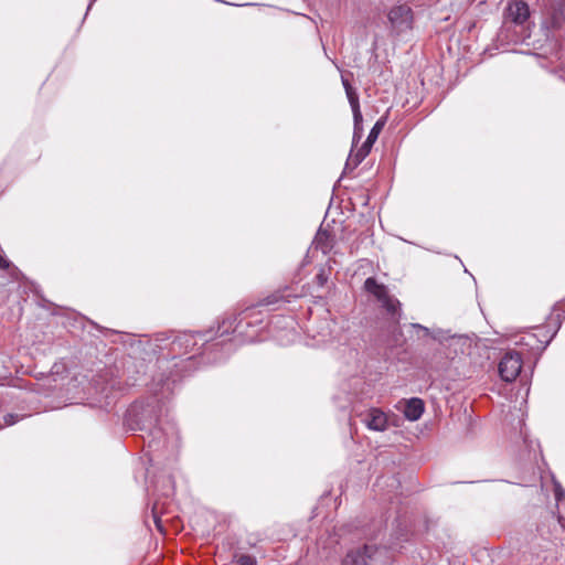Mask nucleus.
<instances>
[{
    "label": "nucleus",
    "mask_w": 565,
    "mask_h": 565,
    "mask_svg": "<svg viewBox=\"0 0 565 565\" xmlns=\"http://www.w3.org/2000/svg\"><path fill=\"white\" fill-rule=\"evenodd\" d=\"M160 406L156 398L137 401L126 411L124 424L128 430L143 431L147 434L148 448L157 451L166 444L162 429L158 426ZM146 440V436H143Z\"/></svg>",
    "instance_id": "obj_1"
},
{
    "label": "nucleus",
    "mask_w": 565,
    "mask_h": 565,
    "mask_svg": "<svg viewBox=\"0 0 565 565\" xmlns=\"http://www.w3.org/2000/svg\"><path fill=\"white\" fill-rule=\"evenodd\" d=\"M364 289L376 298L395 323L399 321L401 302L388 294L386 286L379 284L374 277H369L364 281Z\"/></svg>",
    "instance_id": "obj_2"
},
{
    "label": "nucleus",
    "mask_w": 565,
    "mask_h": 565,
    "mask_svg": "<svg viewBox=\"0 0 565 565\" xmlns=\"http://www.w3.org/2000/svg\"><path fill=\"white\" fill-rule=\"evenodd\" d=\"M364 289L376 298L395 323L399 321L401 302L388 294L386 286L379 284L374 277H369L364 281Z\"/></svg>",
    "instance_id": "obj_3"
},
{
    "label": "nucleus",
    "mask_w": 565,
    "mask_h": 565,
    "mask_svg": "<svg viewBox=\"0 0 565 565\" xmlns=\"http://www.w3.org/2000/svg\"><path fill=\"white\" fill-rule=\"evenodd\" d=\"M364 289L376 298L395 323L399 321L401 302L388 294L386 286L379 284L374 277H369L364 281Z\"/></svg>",
    "instance_id": "obj_4"
},
{
    "label": "nucleus",
    "mask_w": 565,
    "mask_h": 565,
    "mask_svg": "<svg viewBox=\"0 0 565 565\" xmlns=\"http://www.w3.org/2000/svg\"><path fill=\"white\" fill-rule=\"evenodd\" d=\"M385 554V548L365 544L362 548L349 551L342 561V565H377Z\"/></svg>",
    "instance_id": "obj_5"
},
{
    "label": "nucleus",
    "mask_w": 565,
    "mask_h": 565,
    "mask_svg": "<svg viewBox=\"0 0 565 565\" xmlns=\"http://www.w3.org/2000/svg\"><path fill=\"white\" fill-rule=\"evenodd\" d=\"M499 374L505 382L514 381L522 370L521 353L515 351H508L499 363Z\"/></svg>",
    "instance_id": "obj_6"
},
{
    "label": "nucleus",
    "mask_w": 565,
    "mask_h": 565,
    "mask_svg": "<svg viewBox=\"0 0 565 565\" xmlns=\"http://www.w3.org/2000/svg\"><path fill=\"white\" fill-rule=\"evenodd\" d=\"M388 21L392 29L396 32H403L412 28L413 11L407 4H399L393 7L388 14Z\"/></svg>",
    "instance_id": "obj_7"
},
{
    "label": "nucleus",
    "mask_w": 565,
    "mask_h": 565,
    "mask_svg": "<svg viewBox=\"0 0 565 565\" xmlns=\"http://www.w3.org/2000/svg\"><path fill=\"white\" fill-rule=\"evenodd\" d=\"M530 18V9L526 2L513 0L508 3L504 11V26L512 23L523 26Z\"/></svg>",
    "instance_id": "obj_8"
},
{
    "label": "nucleus",
    "mask_w": 565,
    "mask_h": 565,
    "mask_svg": "<svg viewBox=\"0 0 565 565\" xmlns=\"http://www.w3.org/2000/svg\"><path fill=\"white\" fill-rule=\"evenodd\" d=\"M546 15L543 24L547 29H558L565 22V0H547L544 6Z\"/></svg>",
    "instance_id": "obj_9"
},
{
    "label": "nucleus",
    "mask_w": 565,
    "mask_h": 565,
    "mask_svg": "<svg viewBox=\"0 0 565 565\" xmlns=\"http://www.w3.org/2000/svg\"><path fill=\"white\" fill-rule=\"evenodd\" d=\"M550 342L551 338H547V335L543 333V329H540L539 332H526L523 334L519 343L525 347L530 354L541 355Z\"/></svg>",
    "instance_id": "obj_10"
},
{
    "label": "nucleus",
    "mask_w": 565,
    "mask_h": 565,
    "mask_svg": "<svg viewBox=\"0 0 565 565\" xmlns=\"http://www.w3.org/2000/svg\"><path fill=\"white\" fill-rule=\"evenodd\" d=\"M361 422L371 430L383 431L387 427V416L379 408H370L360 414Z\"/></svg>",
    "instance_id": "obj_11"
},
{
    "label": "nucleus",
    "mask_w": 565,
    "mask_h": 565,
    "mask_svg": "<svg viewBox=\"0 0 565 565\" xmlns=\"http://www.w3.org/2000/svg\"><path fill=\"white\" fill-rule=\"evenodd\" d=\"M195 344L193 335L189 333H181L174 335L173 340L170 343V352L173 355H181L188 352L189 348Z\"/></svg>",
    "instance_id": "obj_12"
},
{
    "label": "nucleus",
    "mask_w": 565,
    "mask_h": 565,
    "mask_svg": "<svg viewBox=\"0 0 565 565\" xmlns=\"http://www.w3.org/2000/svg\"><path fill=\"white\" fill-rule=\"evenodd\" d=\"M425 411L424 402L418 397H413L405 402L403 413L404 416L411 420H418Z\"/></svg>",
    "instance_id": "obj_13"
},
{
    "label": "nucleus",
    "mask_w": 565,
    "mask_h": 565,
    "mask_svg": "<svg viewBox=\"0 0 565 565\" xmlns=\"http://www.w3.org/2000/svg\"><path fill=\"white\" fill-rule=\"evenodd\" d=\"M316 248L321 250L324 255L332 249V237L326 231H319L315 238Z\"/></svg>",
    "instance_id": "obj_14"
},
{
    "label": "nucleus",
    "mask_w": 565,
    "mask_h": 565,
    "mask_svg": "<svg viewBox=\"0 0 565 565\" xmlns=\"http://www.w3.org/2000/svg\"><path fill=\"white\" fill-rule=\"evenodd\" d=\"M386 124V118L382 117L380 118L374 126L372 127L366 140L363 142L364 145L369 146L370 148L373 147L374 142L376 141L379 135L383 130L384 126Z\"/></svg>",
    "instance_id": "obj_15"
},
{
    "label": "nucleus",
    "mask_w": 565,
    "mask_h": 565,
    "mask_svg": "<svg viewBox=\"0 0 565 565\" xmlns=\"http://www.w3.org/2000/svg\"><path fill=\"white\" fill-rule=\"evenodd\" d=\"M345 94H347L348 100L350 103L352 114L356 115L359 117L361 109H360L359 95H358L356 90L354 88H350V89L348 88Z\"/></svg>",
    "instance_id": "obj_16"
},
{
    "label": "nucleus",
    "mask_w": 565,
    "mask_h": 565,
    "mask_svg": "<svg viewBox=\"0 0 565 565\" xmlns=\"http://www.w3.org/2000/svg\"><path fill=\"white\" fill-rule=\"evenodd\" d=\"M353 122H354V129H353V138L352 142L353 145L358 143L363 135V117L362 113L360 111V116L353 115Z\"/></svg>",
    "instance_id": "obj_17"
},
{
    "label": "nucleus",
    "mask_w": 565,
    "mask_h": 565,
    "mask_svg": "<svg viewBox=\"0 0 565 565\" xmlns=\"http://www.w3.org/2000/svg\"><path fill=\"white\" fill-rule=\"evenodd\" d=\"M371 149L372 148L363 143L354 154L350 156L349 160H351L353 166L356 167L366 158Z\"/></svg>",
    "instance_id": "obj_18"
},
{
    "label": "nucleus",
    "mask_w": 565,
    "mask_h": 565,
    "mask_svg": "<svg viewBox=\"0 0 565 565\" xmlns=\"http://www.w3.org/2000/svg\"><path fill=\"white\" fill-rule=\"evenodd\" d=\"M233 561L236 565H257L256 557L249 554H235Z\"/></svg>",
    "instance_id": "obj_19"
},
{
    "label": "nucleus",
    "mask_w": 565,
    "mask_h": 565,
    "mask_svg": "<svg viewBox=\"0 0 565 565\" xmlns=\"http://www.w3.org/2000/svg\"><path fill=\"white\" fill-rule=\"evenodd\" d=\"M284 297L281 295H278V294H273L266 298H264L259 305L262 306H271V305H275L279 301H282Z\"/></svg>",
    "instance_id": "obj_20"
},
{
    "label": "nucleus",
    "mask_w": 565,
    "mask_h": 565,
    "mask_svg": "<svg viewBox=\"0 0 565 565\" xmlns=\"http://www.w3.org/2000/svg\"><path fill=\"white\" fill-rule=\"evenodd\" d=\"M316 284L319 287H323L328 281V275L324 269H320V271L315 277Z\"/></svg>",
    "instance_id": "obj_21"
},
{
    "label": "nucleus",
    "mask_w": 565,
    "mask_h": 565,
    "mask_svg": "<svg viewBox=\"0 0 565 565\" xmlns=\"http://www.w3.org/2000/svg\"><path fill=\"white\" fill-rule=\"evenodd\" d=\"M4 424L10 426V425H13L18 422V416L17 415H13V414H7L4 417Z\"/></svg>",
    "instance_id": "obj_22"
},
{
    "label": "nucleus",
    "mask_w": 565,
    "mask_h": 565,
    "mask_svg": "<svg viewBox=\"0 0 565 565\" xmlns=\"http://www.w3.org/2000/svg\"><path fill=\"white\" fill-rule=\"evenodd\" d=\"M10 266V262L7 260L6 258H3L1 255H0V268L2 269H8Z\"/></svg>",
    "instance_id": "obj_23"
},
{
    "label": "nucleus",
    "mask_w": 565,
    "mask_h": 565,
    "mask_svg": "<svg viewBox=\"0 0 565 565\" xmlns=\"http://www.w3.org/2000/svg\"><path fill=\"white\" fill-rule=\"evenodd\" d=\"M342 84H343V87H344L345 92L348 90V88L349 89L353 88L352 85L350 84V82L347 78H344V77H342Z\"/></svg>",
    "instance_id": "obj_24"
},
{
    "label": "nucleus",
    "mask_w": 565,
    "mask_h": 565,
    "mask_svg": "<svg viewBox=\"0 0 565 565\" xmlns=\"http://www.w3.org/2000/svg\"><path fill=\"white\" fill-rule=\"evenodd\" d=\"M413 327L423 330L425 332V334H428V332H429L427 328H425L420 324L414 323Z\"/></svg>",
    "instance_id": "obj_25"
},
{
    "label": "nucleus",
    "mask_w": 565,
    "mask_h": 565,
    "mask_svg": "<svg viewBox=\"0 0 565 565\" xmlns=\"http://www.w3.org/2000/svg\"><path fill=\"white\" fill-rule=\"evenodd\" d=\"M559 494L561 493H558V491H556L555 497H556L557 500H559Z\"/></svg>",
    "instance_id": "obj_26"
},
{
    "label": "nucleus",
    "mask_w": 565,
    "mask_h": 565,
    "mask_svg": "<svg viewBox=\"0 0 565 565\" xmlns=\"http://www.w3.org/2000/svg\"><path fill=\"white\" fill-rule=\"evenodd\" d=\"M242 323H243V319H241V320L238 321V327H241V326H242Z\"/></svg>",
    "instance_id": "obj_27"
}]
</instances>
